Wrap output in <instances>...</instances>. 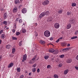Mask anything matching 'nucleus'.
<instances>
[{"mask_svg": "<svg viewBox=\"0 0 78 78\" xmlns=\"http://www.w3.org/2000/svg\"><path fill=\"white\" fill-rule=\"evenodd\" d=\"M44 35L46 37H49L50 36V32L48 30L45 31L44 32Z\"/></svg>", "mask_w": 78, "mask_h": 78, "instance_id": "f257e3e1", "label": "nucleus"}, {"mask_svg": "<svg viewBox=\"0 0 78 78\" xmlns=\"http://www.w3.org/2000/svg\"><path fill=\"white\" fill-rule=\"evenodd\" d=\"M50 3V1L48 0H46L42 2V5L44 6L47 5Z\"/></svg>", "mask_w": 78, "mask_h": 78, "instance_id": "f03ea898", "label": "nucleus"}, {"mask_svg": "<svg viewBox=\"0 0 78 78\" xmlns=\"http://www.w3.org/2000/svg\"><path fill=\"white\" fill-rule=\"evenodd\" d=\"M27 58V55L26 54H25L23 55L22 62H24L25 61H26Z\"/></svg>", "mask_w": 78, "mask_h": 78, "instance_id": "7ed1b4c3", "label": "nucleus"}, {"mask_svg": "<svg viewBox=\"0 0 78 78\" xmlns=\"http://www.w3.org/2000/svg\"><path fill=\"white\" fill-rule=\"evenodd\" d=\"M69 22L71 24H75V21L72 18L69 20Z\"/></svg>", "mask_w": 78, "mask_h": 78, "instance_id": "20e7f679", "label": "nucleus"}, {"mask_svg": "<svg viewBox=\"0 0 78 78\" xmlns=\"http://www.w3.org/2000/svg\"><path fill=\"white\" fill-rule=\"evenodd\" d=\"M54 27L55 28H59V24L58 23H55L54 24Z\"/></svg>", "mask_w": 78, "mask_h": 78, "instance_id": "39448f33", "label": "nucleus"}, {"mask_svg": "<svg viewBox=\"0 0 78 78\" xmlns=\"http://www.w3.org/2000/svg\"><path fill=\"white\" fill-rule=\"evenodd\" d=\"M45 15V12H43L41 13L39 16V18H41L42 17H44Z\"/></svg>", "mask_w": 78, "mask_h": 78, "instance_id": "423d86ee", "label": "nucleus"}, {"mask_svg": "<svg viewBox=\"0 0 78 78\" xmlns=\"http://www.w3.org/2000/svg\"><path fill=\"white\" fill-rule=\"evenodd\" d=\"M22 13L25 14L27 12V10L26 8H23L22 9Z\"/></svg>", "mask_w": 78, "mask_h": 78, "instance_id": "0eeeda50", "label": "nucleus"}, {"mask_svg": "<svg viewBox=\"0 0 78 78\" xmlns=\"http://www.w3.org/2000/svg\"><path fill=\"white\" fill-rule=\"evenodd\" d=\"M70 49V48H68L64 49L62 50L64 52H66V51H69V50Z\"/></svg>", "mask_w": 78, "mask_h": 78, "instance_id": "6e6552de", "label": "nucleus"}, {"mask_svg": "<svg viewBox=\"0 0 78 78\" xmlns=\"http://www.w3.org/2000/svg\"><path fill=\"white\" fill-rule=\"evenodd\" d=\"M14 66V63H10L8 66V68H10Z\"/></svg>", "mask_w": 78, "mask_h": 78, "instance_id": "1a4fd4ad", "label": "nucleus"}, {"mask_svg": "<svg viewBox=\"0 0 78 78\" xmlns=\"http://www.w3.org/2000/svg\"><path fill=\"white\" fill-rule=\"evenodd\" d=\"M71 27H72V25L71 24L69 23L67 25L66 28L68 29H70Z\"/></svg>", "mask_w": 78, "mask_h": 78, "instance_id": "9d476101", "label": "nucleus"}, {"mask_svg": "<svg viewBox=\"0 0 78 78\" xmlns=\"http://www.w3.org/2000/svg\"><path fill=\"white\" fill-rule=\"evenodd\" d=\"M8 17V15L6 13H5L4 14V19H6Z\"/></svg>", "mask_w": 78, "mask_h": 78, "instance_id": "9b49d317", "label": "nucleus"}, {"mask_svg": "<svg viewBox=\"0 0 78 78\" xmlns=\"http://www.w3.org/2000/svg\"><path fill=\"white\" fill-rule=\"evenodd\" d=\"M39 42L40 44H42L43 45V44H45V41H43L42 40H40L39 41Z\"/></svg>", "mask_w": 78, "mask_h": 78, "instance_id": "f8f14e48", "label": "nucleus"}, {"mask_svg": "<svg viewBox=\"0 0 78 78\" xmlns=\"http://www.w3.org/2000/svg\"><path fill=\"white\" fill-rule=\"evenodd\" d=\"M66 62L67 63H71L72 62V59L70 58L67 59Z\"/></svg>", "mask_w": 78, "mask_h": 78, "instance_id": "ddd939ff", "label": "nucleus"}, {"mask_svg": "<svg viewBox=\"0 0 78 78\" xmlns=\"http://www.w3.org/2000/svg\"><path fill=\"white\" fill-rule=\"evenodd\" d=\"M17 8L16 7L14 8L13 11V12H14V13L16 12L17 11Z\"/></svg>", "mask_w": 78, "mask_h": 78, "instance_id": "4468645a", "label": "nucleus"}, {"mask_svg": "<svg viewBox=\"0 0 78 78\" xmlns=\"http://www.w3.org/2000/svg\"><path fill=\"white\" fill-rule=\"evenodd\" d=\"M68 72H69V69H67L66 70H65L64 73V75H66V74H67Z\"/></svg>", "mask_w": 78, "mask_h": 78, "instance_id": "2eb2a0df", "label": "nucleus"}, {"mask_svg": "<svg viewBox=\"0 0 78 78\" xmlns=\"http://www.w3.org/2000/svg\"><path fill=\"white\" fill-rule=\"evenodd\" d=\"M58 50H55L54 51H53V52L52 53H53L54 55L58 54Z\"/></svg>", "mask_w": 78, "mask_h": 78, "instance_id": "dca6fc26", "label": "nucleus"}, {"mask_svg": "<svg viewBox=\"0 0 78 78\" xmlns=\"http://www.w3.org/2000/svg\"><path fill=\"white\" fill-rule=\"evenodd\" d=\"M6 47L7 49H9V48H10L11 47V45L9 44L7 45L6 46Z\"/></svg>", "mask_w": 78, "mask_h": 78, "instance_id": "f3484780", "label": "nucleus"}, {"mask_svg": "<svg viewBox=\"0 0 78 78\" xmlns=\"http://www.w3.org/2000/svg\"><path fill=\"white\" fill-rule=\"evenodd\" d=\"M1 37L2 39H5V34H2L1 35Z\"/></svg>", "mask_w": 78, "mask_h": 78, "instance_id": "a211bd4d", "label": "nucleus"}, {"mask_svg": "<svg viewBox=\"0 0 78 78\" xmlns=\"http://www.w3.org/2000/svg\"><path fill=\"white\" fill-rule=\"evenodd\" d=\"M16 50L15 48H13L12 50V53L14 54V53L16 52Z\"/></svg>", "mask_w": 78, "mask_h": 78, "instance_id": "6ab92c4d", "label": "nucleus"}, {"mask_svg": "<svg viewBox=\"0 0 78 78\" xmlns=\"http://www.w3.org/2000/svg\"><path fill=\"white\" fill-rule=\"evenodd\" d=\"M45 14L46 16H48L50 14V12L48 11H47L45 12Z\"/></svg>", "mask_w": 78, "mask_h": 78, "instance_id": "aec40b11", "label": "nucleus"}, {"mask_svg": "<svg viewBox=\"0 0 78 78\" xmlns=\"http://www.w3.org/2000/svg\"><path fill=\"white\" fill-rule=\"evenodd\" d=\"M27 31V30L25 29H23L22 30V33H25Z\"/></svg>", "mask_w": 78, "mask_h": 78, "instance_id": "412c9836", "label": "nucleus"}, {"mask_svg": "<svg viewBox=\"0 0 78 78\" xmlns=\"http://www.w3.org/2000/svg\"><path fill=\"white\" fill-rule=\"evenodd\" d=\"M32 70L33 72H34H34H36V68H32Z\"/></svg>", "mask_w": 78, "mask_h": 78, "instance_id": "4be33fe9", "label": "nucleus"}, {"mask_svg": "<svg viewBox=\"0 0 78 78\" xmlns=\"http://www.w3.org/2000/svg\"><path fill=\"white\" fill-rule=\"evenodd\" d=\"M54 78H58L59 77V76L57 74H55L54 75Z\"/></svg>", "mask_w": 78, "mask_h": 78, "instance_id": "5701e85b", "label": "nucleus"}, {"mask_svg": "<svg viewBox=\"0 0 78 78\" xmlns=\"http://www.w3.org/2000/svg\"><path fill=\"white\" fill-rule=\"evenodd\" d=\"M72 6H73V7H74V6H76V3H73L71 5Z\"/></svg>", "mask_w": 78, "mask_h": 78, "instance_id": "b1692460", "label": "nucleus"}, {"mask_svg": "<svg viewBox=\"0 0 78 78\" xmlns=\"http://www.w3.org/2000/svg\"><path fill=\"white\" fill-rule=\"evenodd\" d=\"M44 58V59H45L47 60L48 59V58H49V56L45 55Z\"/></svg>", "mask_w": 78, "mask_h": 78, "instance_id": "393cba45", "label": "nucleus"}, {"mask_svg": "<svg viewBox=\"0 0 78 78\" xmlns=\"http://www.w3.org/2000/svg\"><path fill=\"white\" fill-rule=\"evenodd\" d=\"M67 16H70L71 15V13L69 12H68L66 13Z\"/></svg>", "mask_w": 78, "mask_h": 78, "instance_id": "a878e982", "label": "nucleus"}, {"mask_svg": "<svg viewBox=\"0 0 78 78\" xmlns=\"http://www.w3.org/2000/svg\"><path fill=\"white\" fill-rule=\"evenodd\" d=\"M78 37L77 36H74V37H72L71 38V39H76Z\"/></svg>", "mask_w": 78, "mask_h": 78, "instance_id": "bb28decb", "label": "nucleus"}, {"mask_svg": "<svg viewBox=\"0 0 78 78\" xmlns=\"http://www.w3.org/2000/svg\"><path fill=\"white\" fill-rule=\"evenodd\" d=\"M7 22L6 21H4L3 22V24L5 25H7Z\"/></svg>", "mask_w": 78, "mask_h": 78, "instance_id": "cd10ccee", "label": "nucleus"}, {"mask_svg": "<svg viewBox=\"0 0 78 78\" xmlns=\"http://www.w3.org/2000/svg\"><path fill=\"white\" fill-rule=\"evenodd\" d=\"M29 63L30 64H33V63H34V62L32 60H30L29 62Z\"/></svg>", "mask_w": 78, "mask_h": 78, "instance_id": "c85d7f7f", "label": "nucleus"}, {"mask_svg": "<svg viewBox=\"0 0 78 78\" xmlns=\"http://www.w3.org/2000/svg\"><path fill=\"white\" fill-rule=\"evenodd\" d=\"M16 70L18 72H20V68H18Z\"/></svg>", "mask_w": 78, "mask_h": 78, "instance_id": "c756f323", "label": "nucleus"}, {"mask_svg": "<svg viewBox=\"0 0 78 78\" xmlns=\"http://www.w3.org/2000/svg\"><path fill=\"white\" fill-rule=\"evenodd\" d=\"M19 46H22V41H21L19 43Z\"/></svg>", "mask_w": 78, "mask_h": 78, "instance_id": "7c9ffc66", "label": "nucleus"}, {"mask_svg": "<svg viewBox=\"0 0 78 78\" xmlns=\"http://www.w3.org/2000/svg\"><path fill=\"white\" fill-rule=\"evenodd\" d=\"M12 39L13 40H17V38L16 37H12Z\"/></svg>", "mask_w": 78, "mask_h": 78, "instance_id": "2f4dec72", "label": "nucleus"}, {"mask_svg": "<svg viewBox=\"0 0 78 78\" xmlns=\"http://www.w3.org/2000/svg\"><path fill=\"white\" fill-rule=\"evenodd\" d=\"M64 55H62L59 56L60 58H64Z\"/></svg>", "mask_w": 78, "mask_h": 78, "instance_id": "473e14b6", "label": "nucleus"}, {"mask_svg": "<svg viewBox=\"0 0 78 78\" xmlns=\"http://www.w3.org/2000/svg\"><path fill=\"white\" fill-rule=\"evenodd\" d=\"M58 12L59 14H62V10H58Z\"/></svg>", "mask_w": 78, "mask_h": 78, "instance_id": "72a5a7b5", "label": "nucleus"}, {"mask_svg": "<svg viewBox=\"0 0 78 78\" xmlns=\"http://www.w3.org/2000/svg\"><path fill=\"white\" fill-rule=\"evenodd\" d=\"M49 51L50 52V53H52L53 52V51L52 49H50L49 50Z\"/></svg>", "mask_w": 78, "mask_h": 78, "instance_id": "f704fd0d", "label": "nucleus"}, {"mask_svg": "<svg viewBox=\"0 0 78 78\" xmlns=\"http://www.w3.org/2000/svg\"><path fill=\"white\" fill-rule=\"evenodd\" d=\"M78 34V30H76L75 31V35H77Z\"/></svg>", "mask_w": 78, "mask_h": 78, "instance_id": "c9c22d12", "label": "nucleus"}, {"mask_svg": "<svg viewBox=\"0 0 78 78\" xmlns=\"http://www.w3.org/2000/svg\"><path fill=\"white\" fill-rule=\"evenodd\" d=\"M48 21H51L52 20V19L51 17H49L48 19Z\"/></svg>", "mask_w": 78, "mask_h": 78, "instance_id": "e433bc0d", "label": "nucleus"}, {"mask_svg": "<svg viewBox=\"0 0 78 78\" xmlns=\"http://www.w3.org/2000/svg\"><path fill=\"white\" fill-rule=\"evenodd\" d=\"M2 59H3V56L2 55H0V61H2Z\"/></svg>", "mask_w": 78, "mask_h": 78, "instance_id": "4c0bfd02", "label": "nucleus"}, {"mask_svg": "<svg viewBox=\"0 0 78 78\" xmlns=\"http://www.w3.org/2000/svg\"><path fill=\"white\" fill-rule=\"evenodd\" d=\"M12 32L13 33H15V32H16V30L14 29H13L12 30Z\"/></svg>", "mask_w": 78, "mask_h": 78, "instance_id": "58836bf2", "label": "nucleus"}, {"mask_svg": "<svg viewBox=\"0 0 78 78\" xmlns=\"http://www.w3.org/2000/svg\"><path fill=\"white\" fill-rule=\"evenodd\" d=\"M20 34V32H17L16 33V36H19V35Z\"/></svg>", "mask_w": 78, "mask_h": 78, "instance_id": "ea45409f", "label": "nucleus"}, {"mask_svg": "<svg viewBox=\"0 0 78 78\" xmlns=\"http://www.w3.org/2000/svg\"><path fill=\"white\" fill-rule=\"evenodd\" d=\"M13 28L14 29H16V28H17V26H16V24H15L14 25Z\"/></svg>", "mask_w": 78, "mask_h": 78, "instance_id": "a19ab883", "label": "nucleus"}, {"mask_svg": "<svg viewBox=\"0 0 78 78\" xmlns=\"http://www.w3.org/2000/svg\"><path fill=\"white\" fill-rule=\"evenodd\" d=\"M37 65V64L36 63L34 64V65H33V67H36V66Z\"/></svg>", "mask_w": 78, "mask_h": 78, "instance_id": "79ce46f5", "label": "nucleus"}, {"mask_svg": "<svg viewBox=\"0 0 78 78\" xmlns=\"http://www.w3.org/2000/svg\"><path fill=\"white\" fill-rule=\"evenodd\" d=\"M51 67V66L50 65H48L47 66V68L48 69H50Z\"/></svg>", "mask_w": 78, "mask_h": 78, "instance_id": "37998d69", "label": "nucleus"}, {"mask_svg": "<svg viewBox=\"0 0 78 78\" xmlns=\"http://www.w3.org/2000/svg\"><path fill=\"white\" fill-rule=\"evenodd\" d=\"M24 77V76L23 75H21L19 78H23Z\"/></svg>", "mask_w": 78, "mask_h": 78, "instance_id": "c03bdc74", "label": "nucleus"}, {"mask_svg": "<svg viewBox=\"0 0 78 78\" xmlns=\"http://www.w3.org/2000/svg\"><path fill=\"white\" fill-rule=\"evenodd\" d=\"M62 64L61 63H60L58 65V66L60 67H62Z\"/></svg>", "mask_w": 78, "mask_h": 78, "instance_id": "a18cd8bd", "label": "nucleus"}, {"mask_svg": "<svg viewBox=\"0 0 78 78\" xmlns=\"http://www.w3.org/2000/svg\"><path fill=\"white\" fill-rule=\"evenodd\" d=\"M22 22V20L20 19L19 20V23H21Z\"/></svg>", "mask_w": 78, "mask_h": 78, "instance_id": "49530a36", "label": "nucleus"}, {"mask_svg": "<svg viewBox=\"0 0 78 78\" xmlns=\"http://www.w3.org/2000/svg\"><path fill=\"white\" fill-rule=\"evenodd\" d=\"M2 32H3V30H0V34H2Z\"/></svg>", "mask_w": 78, "mask_h": 78, "instance_id": "de8ad7c7", "label": "nucleus"}, {"mask_svg": "<svg viewBox=\"0 0 78 78\" xmlns=\"http://www.w3.org/2000/svg\"><path fill=\"white\" fill-rule=\"evenodd\" d=\"M55 61L56 62H59V59L57 58Z\"/></svg>", "mask_w": 78, "mask_h": 78, "instance_id": "09e8293b", "label": "nucleus"}, {"mask_svg": "<svg viewBox=\"0 0 78 78\" xmlns=\"http://www.w3.org/2000/svg\"><path fill=\"white\" fill-rule=\"evenodd\" d=\"M37 71V72H38V73H39V72H40V69H38Z\"/></svg>", "mask_w": 78, "mask_h": 78, "instance_id": "8fccbe9b", "label": "nucleus"}, {"mask_svg": "<svg viewBox=\"0 0 78 78\" xmlns=\"http://www.w3.org/2000/svg\"><path fill=\"white\" fill-rule=\"evenodd\" d=\"M15 4H18V2L17 1H15Z\"/></svg>", "mask_w": 78, "mask_h": 78, "instance_id": "3c124183", "label": "nucleus"}, {"mask_svg": "<svg viewBox=\"0 0 78 78\" xmlns=\"http://www.w3.org/2000/svg\"><path fill=\"white\" fill-rule=\"evenodd\" d=\"M76 58L77 60H78V55L76 57Z\"/></svg>", "mask_w": 78, "mask_h": 78, "instance_id": "603ef678", "label": "nucleus"}, {"mask_svg": "<svg viewBox=\"0 0 78 78\" xmlns=\"http://www.w3.org/2000/svg\"><path fill=\"white\" fill-rule=\"evenodd\" d=\"M59 39H58L57 40V41H56V42L57 43L58 42H59Z\"/></svg>", "mask_w": 78, "mask_h": 78, "instance_id": "864d4df0", "label": "nucleus"}, {"mask_svg": "<svg viewBox=\"0 0 78 78\" xmlns=\"http://www.w3.org/2000/svg\"><path fill=\"white\" fill-rule=\"evenodd\" d=\"M70 44H68L67 45V47H70Z\"/></svg>", "mask_w": 78, "mask_h": 78, "instance_id": "5fc2aeb1", "label": "nucleus"}, {"mask_svg": "<svg viewBox=\"0 0 78 78\" xmlns=\"http://www.w3.org/2000/svg\"><path fill=\"white\" fill-rule=\"evenodd\" d=\"M62 38H63L62 37H61L60 38H58L59 40H61V39H62Z\"/></svg>", "mask_w": 78, "mask_h": 78, "instance_id": "6e6d98bb", "label": "nucleus"}, {"mask_svg": "<svg viewBox=\"0 0 78 78\" xmlns=\"http://www.w3.org/2000/svg\"><path fill=\"white\" fill-rule=\"evenodd\" d=\"M34 25H35V27H36V26L37 25V23H36L34 24Z\"/></svg>", "mask_w": 78, "mask_h": 78, "instance_id": "4d7b16f0", "label": "nucleus"}, {"mask_svg": "<svg viewBox=\"0 0 78 78\" xmlns=\"http://www.w3.org/2000/svg\"><path fill=\"white\" fill-rule=\"evenodd\" d=\"M75 68L76 70H78V67L77 66H75Z\"/></svg>", "mask_w": 78, "mask_h": 78, "instance_id": "13d9d810", "label": "nucleus"}, {"mask_svg": "<svg viewBox=\"0 0 78 78\" xmlns=\"http://www.w3.org/2000/svg\"><path fill=\"white\" fill-rule=\"evenodd\" d=\"M19 18H17L16 19V21H19Z\"/></svg>", "mask_w": 78, "mask_h": 78, "instance_id": "bf43d9fd", "label": "nucleus"}, {"mask_svg": "<svg viewBox=\"0 0 78 78\" xmlns=\"http://www.w3.org/2000/svg\"><path fill=\"white\" fill-rule=\"evenodd\" d=\"M3 10H4V9L3 8H2L1 9V11H3Z\"/></svg>", "mask_w": 78, "mask_h": 78, "instance_id": "052dcab7", "label": "nucleus"}, {"mask_svg": "<svg viewBox=\"0 0 78 78\" xmlns=\"http://www.w3.org/2000/svg\"><path fill=\"white\" fill-rule=\"evenodd\" d=\"M29 75L30 76H31V73H29Z\"/></svg>", "mask_w": 78, "mask_h": 78, "instance_id": "680f3d73", "label": "nucleus"}, {"mask_svg": "<svg viewBox=\"0 0 78 78\" xmlns=\"http://www.w3.org/2000/svg\"><path fill=\"white\" fill-rule=\"evenodd\" d=\"M2 40H0V44H1L2 43Z\"/></svg>", "mask_w": 78, "mask_h": 78, "instance_id": "e2e57ef3", "label": "nucleus"}, {"mask_svg": "<svg viewBox=\"0 0 78 78\" xmlns=\"http://www.w3.org/2000/svg\"><path fill=\"white\" fill-rule=\"evenodd\" d=\"M36 58H37V57L36 56V55L35 57H34V58L36 59Z\"/></svg>", "mask_w": 78, "mask_h": 78, "instance_id": "0e129e2a", "label": "nucleus"}, {"mask_svg": "<svg viewBox=\"0 0 78 78\" xmlns=\"http://www.w3.org/2000/svg\"><path fill=\"white\" fill-rule=\"evenodd\" d=\"M50 41H52V40H53V38H50Z\"/></svg>", "mask_w": 78, "mask_h": 78, "instance_id": "69168bd1", "label": "nucleus"}, {"mask_svg": "<svg viewBox=\"0 0 78 78\" xmlns=\"http://www.w3.org/2000/svg\"><path fill=\"white\" fill-rule=\"evenodd\" d=\"M32 60V61H34V60H35V59L34 58H33Z\"/></svg>", "mask_w": 78, "mask_h": 78, "instance_id": "338daca9", "label": "nucleus"}, {"mask_svg": "<svg viewBox=\"0 0 78 78\" xmlns=\"http://www.w3.org/2000/svg\"><path fill=\"white\" fill-rule=\"evenodd\" d=\"M39 60V58H37V59H36V61H37V60Z\"/></svg>", "mask_w": 78, "mask_h": 78, "instance_id": "774afa93", "label": "nucleus"}]
</instances>
